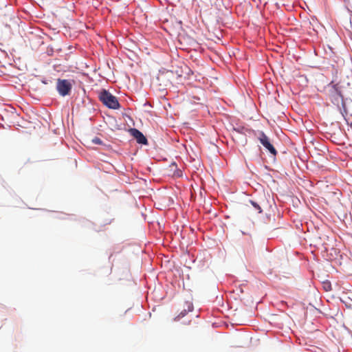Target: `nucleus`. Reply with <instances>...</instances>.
<instances>
[{"instance_id":"10","label":"nucleus","mask_w":352,"mask_h":352,"mask_svg":"<svg viewBox=\"0 0 352 352\" xmlns=\"http://www.w3.org/2000/svg\"><path fill=\"white\" fill-rule=\"evenodd\" d=\"M176 177H181L182 176V172L181 170H177L176 173L174 174Z\"/></svg>"},{"instance_id":"7","label":"nucleus","mask_w":352,"mask_h":352,"mask_svg":"<svg viewBox=\"0 0 352 352\" xmlns=\"http://www.w3.org/2000/svg\"><path fill=\"white\" fill-rule=\"evenodd\" d=\"M192 309H193L192 305H188V310L184 309L183 311H182L179 313V314L174 318V320L175 321L179 320L182 318L184 317L188 311H192Z\"/></svg>"},{"instance_id":"13","label":"nucleus","mask_w":352,"mask_h":352,"mask_svg":"<svg viewBox=\"0 0 352 352\" xmlns=\"http://www.w3.org/2000/svg\"><path fill=\"white\" fill-rule=\"evenodd\" d=\"M170 166H175V168L177 167V166H176V164H175V163L172 164L170 165Z\"/></svg>"},{"instance_id":"2","label":"nucleus","mask_w":352,"mask_h":352,"mask_svg":"<svg viewBox=\"0 0 352 352\" xmlns=\"http://www.w3.org/2000/svg\"><path fill=\"white\" fill-rule=\"evenodd\" d=\"M72 88V84L70 80L66 79L57 80L56 89L61 96L69 95Z\"/></svg>"},{"instance_id":"9","label":"nucleus","mask_w":352,"mask_h":352,"mask_svg":"<svg viewBox=\"0 0 352 352\" xmlns=\"http://www.w3.org/2000/svg\"><path fill=\"white\" fill-rule=\"evenodd\" d=\"M251 203L254 206V208H256V209L258 210V212L260 213L262 212V210H261V207L259 206V205H258L256 203H255L254 201H251Z\"/></svg>"},{"instance_id":"11","label":"nucleus","mask_w":352,"mask_h":352,"mask_svg":"<svg viewBox=\"0 0 352 352\" xmlns=\"http://www.w3.org/2000/svg\"><path fill=\"white\" fill-rule=\"evenodd\" d=\"M324 287H325L326 290H327V289H328V288H329V287H330V285H328L327 286H326V284H325V285H324Z\"/></svg>"},{"instance_id":"5","label":"nucleus","mask_w":352,"mask_h":352,"mask_svg":"<svg viewBox=\"0 0 352 352\" xmlns=\"http://www.w3.org/2000/svg\"><path fill=\"white\" fill-rule=\"evenodd\" d=\"M336 86L337 85H334L333 87L335 93L331 96V101L334 104L339 107L340 103L344 105V99L341 92L338 90Z\"/></svg>"},{"instance_id":"6","label":"nucleus","mask_w":352,"mask_h":352,"mask_svg":"<svg viewBox=\"0 0 352 352\" xmlns=\"http://www.w3.org/2000/svg\"><path fill=\"white\" fill-rule=\"evenodd\" d=\"M131 134L139 144H147L148 142L142 132L136 129H131Z\"/></svg>"},{"instance_id":"8","label":"nucleus","mask_w":352,"mask_h":352,"mask_svg":"<svg viewBox=\"0 0 352 352\" xmlns=\"http://www.w3.org/2000/svg\"><path fill=\"white\" fill-rule=\"evenodd\" d=\"M92 142L95 144H102V142L99 138H94L92 139Z\"/></svg>"},{"instance_id":"4","label":"nucleus","mask_w":352,"mask_h":352,"mask_svg":"<svg viewBox=\"0 0 352 352\" xmlns=\"http://www.w3.org/2000/svg\"><path fill=\"white\" fill-rule=\"evenodd\" d=\"M174 78V73L172 71H167L166 72H163L159 75L157 79L162 83L164 84V86L167 87L168 85H172V80Z\"/></svg>"},{"instance_id":"12","label":"nucleus","mask_w":352,"mask_h":352,"mask_svg":"<svg viewBox=\"0 0 352 352\" xmlns=\"http://www.w3.org/2000/svg\"><path fill=\"white\" fill-rule=\"evenodd\" d=\"M324 287H325L326 290H327V289H328V288H329V287H330V285H328L327 286H326V284H325V285H324Z\"/></svg>"},{"instance_id":"1","label":"nucleus","mask_w":352,"mask_h":352,"mask_svg":"<svg viewBox=\"0 0 352 352\" xmlns=\"http://www.w3.org/2000/svg\"><path fill=\"white\" fill-rule=\"evenodd\" d=\"M99 98L104 105L110 109H118L120 108V104L116 97L105 89L100 91Z\"/></svg>"},{"instance_id":"3","label":"nucleus","mask_w":352,"mask_h":352,"mask_svg":"<svg viewBox=\"0 0 352 352\" xmlns=\"http://www.w3.org/2000/svg\"><path fill=\"white\" fill-rule=\"evenodd\" d=\"M258 140L261 144L273 155H277V151L274 146L270 143V138L263 131H258L256 134Z\"/></svg>"}]
</instances>
